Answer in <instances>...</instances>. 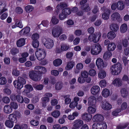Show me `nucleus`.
Listing matches in <instances>:
<instances>
[{
  "instance_id": "obj_61",
  "label": "nucleus",
  "mask_w": 129,
  "mask_h": 129,
  "mask_svg": "<svg viewBox=\"0 0 129 129\" xmlns=\"http://www.w3.org/2000/svg\"><path fill=\"white\" fill-rule=\"evenodd\" d=\"M77 105V103L74 102L72 101L70 104L69 107L72 109H73Z\"/></svg>"
},
{
  "instance_id": "obj_27",
  "label": "nucleus",
  "mask_w": 129,
  "mask_h": 129,
  "mask_svg": "<svg viewBox=\"0 0 129 129\" xmlns=\"http://www.w3.org/2000/svg\"><path fill=\"white\" fill-rule=\"evenodd\" d=\"M117 6L118 10H122L124 7L123 2L121 0H120L117 2Z\"/></svg>"
},
{
  "instance_id": "obj_55",
  "label": "nucleus",
  "mask_w": 129,
  "mask_h": 129,
  "mask_svg": "<svg viewBox=\"0 0 129 129\" xmlns=\"http://www.w3.org/2000/svg\"><path fill=\"white\" fill-rule=\"evenodd\" d=\"M34 88L37 90H41L43 88V86L42 84L39 85H34L33 86Z\"/></svg>"
},
{
  "instance_id": "obj_64",
  "label": "nucleus",
  "mask_w": 129,
  "mask_h": 129,
  "mask_svg": "<svg viewBox=\"0 0 129 129\" xmlns=\"http://www.w3.org/2000/svg\"><path fill=\"white\" fill-rule=\"evenodd\" d=\"M2 100L3 102L5 103H8L10 102V99L7 96H6L3 97Z\"/></svg>"
},
{
  "instance_id": "obj_10",
  "label": "nucleus",
  "mask_w": 129,
  "mask_h": 129,
  "mask_svg": "<svg viewBox=\"0 0 129 129\" xmlns=\"http://www.w3.org/2000/svg\"><path fill=\"white\" fill-rule=\"evenodd\" d=\"M83 124L82 120L79 119L75 120L73 123V127L72 129H79Z\"/></svg>"
},
{
  "instance_id": "obj_19",
  "label": "nucleus",
  "mask_w": 129,
  "mask_h": 129,
  "mask_svg": "<svg viewBox=\"0 0 129 129\" xmlns=\"http://www.w3.org/2000/svg\"><path fill=\"white\" fill-rule=\"evenodd\" d=\"M100 90V87L98 85L93 86L91 89V92L93 95H95L99 92Z\"/></svg>"
},
{
  "instance_id": "obj_7",
  "label": "nucleus",
  "mask_w": 129,
  "mask_h": 129,
  "mask_svg": "<svg viewBox=\"0 0 129 129\" xmlns=\"http://www.w3.org/2000/svg\"><path fill=\"white\" fill-rule=\"evenodd\" d=\"M62 33V29L60 27L55 28L52 30V35L54 38H58Z\"/></svg>"
},
{
  "instance_id": "obj_47",
  "label": "nucleus",
  "mask_w": 129,
  "mask_h": 129,
  "mask_svg": "<svg viewBox=\"0 0 129 129\" xmlns=\"http://www.w3.org/2000/svg\"><path fill=\"white\" fill-rule=\"evenodd\" d=\"M25 11L28 13L32 11L34 9V7L31 5H28L25 8Z\"/></svg>"
},
{
  "instance_id": "obj_3",
  "label": "nucleus",
  "mask_w": 129,
  "mask_h": 129,
  "mask_svg": "<svg viewBox=\"0 0 129 129\" xmlns=\"http://www.w3.org/2000/svg\"><path fill=\"white\" fill-rule=\"evenodd\" d=\"M121 68V65L120 63H118L114 64L111 66L110 68L111 73L113 75H118L120 73Z\"/></svg>"
},
{
  "instance_id": "obj_63",
  "label": "nucleus",
  "mask_w": 129,
  "mask_h": 129,
  "mask_svg": "<svg viewBox=\"0 0 129 129\" xmlns=\"http://www.w3.org/2000/svg\"><path fill=\"white\" fill-rule=\"evenodd\" d=\"M39 42L38 41H33L32 42V45L34 48H37L39 46Z\"/></svg>"
},
{
  "instance_id": "obj_4",
  "label": "nucleus",
  "mask_w": 129,
  "mask_h": 129,
  "mask_svg": "<svg viewBox=\"0 0 129 129\" xmlns=\"http://www.w3.org/2000/svg\"><path fill=\"white\" fill-rule=\"evenodd\" d=\"M101 34L100 32L95 33L90 35L88 37L89 40L90 42L96 43L100 40L101 37Z\"/></svg>"
},
{
  "instance_id": "obj_26",
  "label": "nucleus",
  "mask_w": 129,
  "mask_h": 129,
  "mask_svg": "<svg viewBox=\"0 0 129 129\" xmlns=\"http://www.w3.org/2000/svg\"><path fill=\"white\" fill-rule=\"evenodd\" d=\"M4 112L7 114L11 113L12 111V109L11 106L9 105H6L4 108Z\"/></svg>"
},
{
  "instance_id": "obj_31",
  "label": "nucleus",
  "mask_w": 129,
  "mask_h": 129,
  "mask_svg": "<svg viewBox=\"0 0 129 129\" xmlns=\"http://www.w3.org/2000/svg\"><path fill=\"white\" fill-rule=\"evenodd\" d=\"M111 29L114 31H116L119 29V26L117 24L112 23L110 25Z\"/></svg>"
},
{
  "instance_id": "obj_53",
  "label": "nucleus",
  "mask_w": 129,
  "mask_h": 129,
  "mask_svg": "<svg viewBox=\"0 0 129 129\" xmlns=\"http://www.w3.org/2000/svg\"><path fill=\"white\" fill-rule=\"evenodd\" d=\"M20 74V72L17 69H14L13 70L12 74L15 76H18Z\"/></svg>"
},
{
  "instance_id": "obj_22",
  "label": "nucleus",
  "mask_w": 129,
  "mask_h": 129,
  "mask_svg": "<svg viewBox=\"0 0 129 129\" xmlns=\"http://www.w3.org/2000/svg\"><path fill=\"white\" fill-rule=\"evenodd\" d=\"M8 10L7 8H4L0 12V18L2 20H4L7 17L8 14L7 13H5L2 14L3 12L6 11Z\"/></svg>"
},
{
  "instance_id": "obj_43",
  "label": "nucleus",
  "mask_w": 129,
  "mask_h": 129,
  "mask_svg": "<svg viewBox=\"0 0 129 129\" xmlns=\"http://www.w3.org/2000/svg\"><path fill=\"white\" fill-rule=\"evenodd\" d=\"M120 92L121 96L123 98L125 97L127 95V91L125 88H123L121 89Z\"/></svg>"
},
{
  "instance_id": "obj_48",
  "label": "nucleus",
  "mask_w": 129,
  "mask_h": 129,
  "mask_svg": "<svg viewBox=\"0 0 129 129\" xmlns=\"http://www.w3.org/2000/svg\"><path fill=\"white\" fill-rule=\"evenodd\" d=\"M63 84L60 82H58L55 85V89L57 90H59L61 89L63 87Z\"/></svg>"
},
{
  "instance_id": "obj_59",
  "label": "nucleus",
  "mask_w": 129,
  "mask_h": 129,
  "mask_svg": "<svg viewBox=\"0 0 129 129\" xmlns=\"http://www.w3.org/2000/svg\"><path fill=\"white\" fill-rule=\"evenodd\" d=\"M89 74L91 76H94L96 75V72L95 70L91 69L89 71Z\"/></svg>"
},
{
  "instance_id": "obj_40",
  "label": "nucleus",
  "mask_w": 129,
  "mask_h": 129,
  "mask_svg": "<svg viewBox=\"0 0 129 129\" xmlns=\"http://www.w3.org/2000/svg\"><path fill=\"white\" fill-rule=\"evenodd\" d=\"M14 122L9 120H6L5 122L6 125L10 128H11L14 125Z\"/></svg>"
},
{
  "instance_id": "obj_36",
  "label": "nucleus",
  "mask_w": 129,
  "mask_h": 129,
  "mask_svg": "<svg viewBox=\"0 0 129 129\" xmlns=\"http://www.w3.org/2000/svg\"><path fill=\"white\" fill-rule=\"evenodd\" d=\"M87 108V112L90 114H93L95 113L96 111V109L94 106V107L92 106H90Z\"/></svg>"
},
{
  "instance_id": "obj_56",
  "label": "nucleus",
  "mask_w": 129,
  "mask_h": 129,
  "mask_svg": "<svg viewBox=\"0 0 129 129\" xmlns=\"http://www.w3.org/2000/svg\"><path fill=\"white\" fill-rule=\"evenodd\" d=\"M121 111V110L120 109H117L112 112V115L113 116H117Z\"/></svg>"
},
{
  "instance_id": "obj_58",
  "label": "nucleus",
  "mask_w": 129,
  "mask_h": 129,
  "mask_svg": "<svg viewBox=\"0 0 129 129\" xmlns=\"http://www.w3.org/2000/svg\"><path fill=\"white\" fill-rule=\"evenodd\" d=\"M84 11L87 12L90 11V7L89 6L88 4H86L85 6L83 7V9H82Z\"/></svg>"
},
{
  "instance_id": "obj_1",
  "label": "nucleus",
  "mask_w": 129,
  "mask_h": 129,
  "mask_svg": "<svg viewBox=\"0 0 129 129\" xmlns=\"http://www.w3.org/2000/svg\"><path fill=\"white\" fill-rule=\"evenodd\" d=\"M26 83L25 80L23 78L19 77L17 80L14 81V85L15 88L18 89H20L23 87V85Z\"/></svg>"
},
{
  "instance_id": "obj_39",
  "label": "nucleus",
  "mask_w": 129,
  "mask_h": 129,
  "mask_svg": "<svg viewBox=\"0 0 129 129\" xmlns=\"http://www.w3.org/2000/svg\"><path fill=\"white\" fill-rule=\"evenodd\" d=\"M52 116L55 118H57L60 115V112L57 110H55L51 113Z\"/></svg>"
},
{
  "instance_id": "obj_13",
  "label": "nucleus",
  "mask_w": 129,
  "mask_h": 129,
  "mask_svg": "<svg viewBox=\"0 0 129 129\" xmlns=\"http://www.w3.org/2000/svg\"><path fill=\"white\" fill-rule=\"evenodd\" d=\"M96 102V98L93 96L89 97L88 99V104L89 106H94Z\"/></svg>"
},
{
  "instance_id": "obj_24",
  "label": "nucleus",
  "mask_w": 129,
  "mask_h": 129,
  "mask_svg": "<svg viewBox=\"0 0 129 129\" xmlns=\"http://www.w3.org/2000/svg\"><path fill=\"white\" fill-rule=\"evenodd\" d=\"M30 30V28L27 27L22 29L19 32V34L21 36L23 35L29 33Z\"/></svg>"
},
{
  "instance_id": "obj_50",
  "label": "nucleus",
  "mask_w": 129,
  "mask_h": 129,
  "mask_svg": "<svg viewBox=\"0 0 129 129\" xmlns=\"http://www.w3.org/2000/svg\"><path fill=\"white\" fill-rule=\"evenodd\" d=\"M3 92L4 94L8 95H10L11 93V90L7 87H5L3 89Z\"/></svg>"
},
{
  "instance_id": "obj_44",
  "label": "nucleus",
  "mask_w": 129,
  "mask_h": 129,
  "mask_svg": "<svg viewBox=\"0 0 129 129\" xmlns=\"http://www.w3.org/2000/svg\"><path fill=\"white\" fill-rule=\"evenodd\" d=\"M128 41L127 39H124L122 40V43L123 46L124 47H127L129 46V37L128 38Z\"/></svg>"
},
{
  "instance_id": "obj_38",
  "label": "nucleus",
  "mask_w": 129,
  "mask_h": 129,
  "mask_svg": "<svg viewBox=\"0 0 129 129\" xmlns=\"http://www.w3.org/2000/svg\"><path fill=\"white\" fill-rule=\"evenodd\" d=\"M106 73L104 70L100 71L98 74V77L101 79L104 78L106 76Z\"/></svg>"
},
{
  "instance_id": "obj_42",
  "label": "nucleus",
  "mask_w": 129,
  "mask_h": 129,
  "mask_svg": "<svg viewBox=\"0 0 129 129\" xmlns=\"http://www.w3.org/2000/svg\"><path fill=\"white\" fill-rule=\"evenodd\" d=\"M62 12L67 16L70 14L71 12V10L69 8H65L62 10Z\"/></svg>"
},
{
  "instance_id": "obj_15",
  "label": "nucleus",
  "mask_w": 129,
  "mask_h": 129,
  "mask_svg": "<svg viewBox=\"0 0 129 129\" xmlns=\"http://www.w3.org/2000/svg\"><path fill=\"white\" fill-rule=\"evenodd\" d=\"M34 70L36 71H38L41 74H45L47 71V70L45 67L40 66H35L34 68Z\"/></svg>"
},
{
  "instance_id": "obj_23",
  "label": "nucleus",
  "mask_w": 129,
  "mask_h": 129,
  "mask_svg": "<svg viewBox=\"0 0 129 129\" xmlns=\"http://www.w3.org/2000/svg\"><path fill=\"white\" fill-rule=\"evenodd\" d=\"M25 39L21 38L18 39L16 42V45L18 47H20L23 46L25 43Z\"/></svg>"
},
{
  "instance_id": "obj_30",
  "label": "nucleus",
  "mask_w": 129,
  "mask_h": 129,
  "mask_svg": "<svg viewBox=\"0 0 129 129\" xmlns=\"http://www.w3.org/2000/svg\"><path fill=\"white\" fill-rule=\"evenodd\" d=\"M112 83L116 86H120L122 85V82L120 79L118 78L115 79L112 82Z\"/></svg>"
},
{
  "instance_id": "obj_34",
  "label": "nucleus",
  "mask_w": 129,
  "mask_h": 129,
  "mask_svg": "<svg viewBox=\"0 0 129 129\" xmlns=\"http://www.w3.org/2000/svg\"><path fill=\"white\" fill-rule=\"evenodd\" d=\"M127 25L125 23H123L120 27V31L121 33H124L127 31Z\"/></svg>"
},
{
  "instance_id": "obj_46",
  "label": "nucleus",
  "mask_w": 129,
  "mask_h": 129,
  "mask_svg": "<svg viewBox=\"0 0 129 129\" xmlns=\"http://www.w3.org/2000/svg\"><path fill=\"white\" fill-rule=\"evenodd\" d=\"M67 6V5L66 3H60L58 5L57 8L58 10H60L66 7Z\"/></svg>"
},
{
  "instance_id": "obj_11",
  "label": "nucleus",
  "mask_w": 129,
  "mask_h": 129,
  "mask_svg": "<svg viewBox=\"0 0 129 129\" xmlns=\"http://www.w3.org/2000/svg\"><path fill=\"white\" fill-rule=\"evenodd\" d=\"M101 106L103 110H110L112 108L111 105L108 102L105 101L102 102Z\"/></svg>"
},
{
  "instance_id": "obj_57",
  "label": "nucleus",
  "mask_w": 129,
  "mask_h": 129,
  "mask_svg": "<svg viewBox=\"0 0 129 129\" xmlns=\"http://www.w3.org/2000/svg\"><path fill=\"white\" fill-rule=\"evenodd\" d=\"M18 52V50L15 48H12L10 51L11 53L13 55H14Z\"/></svg>"
},
{
  "instance_id": "obj_62",
  "label": "nucleus",
  "mask_w": 129,
  "mask_h": 129,
  "mask_svg": "<svg viewBox=\"0 0 129 129\" xmlns=\"http://www.w3.org/2000/svg\"><path fill=\"white\" fill-rule=\"evenodd\" d=\"M52 75L55 76H58L59 74L58 71L56 70H52L51 72Z\"/></svg>"
},
{
  "instance_id": "obj_5",
  "label": "nucleus",
  "mask_w": 129,
  "mask_h": 129,
  "mask_svg": "<svg viewBox=\"0 0 129 129\" xmlns=\"http://www.w3.org/2000/svg\"><path fill=\"white\" fill-rule=\"evenodd\" d=\"M102 50V47L99 44H96L91 48V53L93 55H97L101 52Z\"/></svg>"
},
{
  "instance_id": "obj_52",
  "label": "nucleus",
  "mask_w": 129,
  "mask_h": 129,
  "mask_svg": "<svg viewBox=\"0 0 129 129\" xmlns=\"http://www.w3.org/2000/svg\"><path fill=\"white\" fill-rule=\"evenodd\" d=\"M101 87H105L107 84L106 81L104 80H101L99 83Z\"/></svg>"
},
{
  "instance_id": "obj_33",
  "label": "nucleus",
  "mask_w": 129,
  "mask_h": 129,
  "mask_svg": "<svg viewBox=\"0 0 129 129\" xmlns=\"http://www.w3.org/2000/svg\"><path fill=\"white\" fill-rule=\"evenodd\" d=\"M112 55V54L111 52L109 51H106L104 53L103 57L104 60H107Z\"/></svg>"
},
{
  "instance_id": "obj_8",
  "label": "nucleus",
  "mask_w": 129,
  "mask_h": 129,
  "mask_svg": "<svg viewBox=\"0 0 129 129\" xmlns=\"http://www.w3.org/2000/svg\"><path fill=\"white\" fill-rule=\"evenodd\" d=\"M107 127L106 123L104 122L97 123H94L92 126V129H106Z\"/></svg>"
},
{
  "instance_id": "obj_12",
  "label": "nucleus",
  "mask_w": 129,
  "mask_h": 129,
  "mask_svg": "<svg viewBox=\"0 0 129 129\" xmlns=\"http://www.w3.org/2000/svg\"><path fill=\"white\" fill-rule=\"evenodd\" d=\"M95 63L98 68L99 69L103 68L105 67L103 60L100 58H98L97 59Z\"/></svg>"
},
{
  "instance_id": "obj_32",
  "label": "nucleus",
  "mask_w": 129,
  "mask_h": 129,
  "mask_svg": "<svg viewBox=\"0 0 129 129\" xmlns=\"http://www.w3.org/2000/svg\"><path fill=\"white\" fill-rule=\"evenodd\" d=\"M74 64L75 62L73 61L69 62L65 67L66 69L69 70L72 69L73 67Z\"/></svg>"
},
{
  "instance_id": "obj_35",
  "label": "nucleus",
  "mask_w": 129,
  "mask_h": 129,
  "mask_svg": "<svg viewBox=\"0 0 129 129\" xmlns=\"http://www.w3.org/2000/svg\"><path fill=\"white\" fill-rule=\"evenodd\" d=\"M8 119L14 123L17 120L16 116L15 114L13 113L10 114L9 116Z\"/></svg>"
},
{
  "instance_id": "obj_60",
  "label": "nucleus",
  "mask_w": 129,
  "mask_h": 129,
  "mask_svg": "<svg viewBox=\"0 0 129 129\" xmlns=\"http://www.w3.org/2000/svg\"><path fill=\"white\" fill-rule=\"evenodd\" d=\"M67 16L64 15L62 12L60 13L59 15V18L61 20H63L66 18Z\"/></svg>"
},
{
  "instance_id": "obj_21",
  "label": "nucleus",
  "mask_w": 129,
  "mask_h": 129,
  "mask_svg": "<svg viewBox=\"0 0 129 129\" xmlns=\"http://www.w3.org/2000/svg\"><path fill=\"white\" fill-rule=\"evenodd\" d=\"M109 9H106L104 10V12L102 15V18L104 20H107L109 18V15L110 13Z\"/></svg>"
},
{
  "instance_id": "obj_6",
  "label": "nucleus",
  "mask_w": 129,
  "mask_h": 129,
  "mask_svg": "<svg viewBox=\"0 0 129 129\" xmlns=\"http://www.w3.org/2000/svg\"><path fill=\"white\" fill-rule=\"evenodd\" d=\"M35 55L37 59L41 61L44 58L46 55V53L44 49H39L36 51Z\"/></svg>"
},
{
  "instance_id": "obj_37",
  "label": "nucleus",
  "mask_w": 129,
  "mask_h": 129,
  "mask_svg": "<svg viewBox=\"0 0 129 129\" xmlns=\"http://www.w3.org/2000/svg\"><path fill=\"white\" fill-rule=\"evenodd\" d=\"M110 94L109 90L106 88L104 89L102 92V95L105 98H107L108 97Z\"/></svg>"
},
{
  "instance_id": "obj_45",
  "label": "nucleus",
  "mask_w": 129,
  "mask_h": 129,
  "mask_svg": "<svg viewBox=\"0 0 129 129\" xmlns=\"http://www.w3.org/2000/svg\"><path fill=\"white\" fill-rule=\"evenodd\" d=\"M59 22V20L55 16H53L51 20V22L54 25H56Z\"/></svg>"
},
{
  "instance_id": "obj_54",
  "label": "nucleus",
  "mask_w": 129,
  "mask_h": 129,
  "mask_svg": "<svg viewBox=\"0 0 129 129\" xmlns=\"http://www.w3.org/2000/svg\"><path fill=\"white\" fill-rule=\"evenodd\" d=\"M7 82V80L4 77H2L0 78V85H3Z\"/></svg>"
},
{
  "instance_id": "obj_9",
  "label": "nucleus",
  "mask_w": 129,
  "mask_h": 129,
  "mask_svg": "<svg viewBox=\"0 0 129 129\" xmlns=\"http://www.w3.org/2000/svg\"><path fill=\"white\" fill-rule=\"evenodd\" d=\"M28 75L30 78L34 81H39L41 78V76L36 74L34 71H30Z\"/></svg>"
},
{
  "instance_id": "obj_49",
  "label": "nucleus",
  "mask_w": 129,
  "mask_h": 129,
  "mask_svg": "<svg viewBox=\"0 0 129 129\" xmlns=\"http://www.w3.org/2000/svg\"><path fill=\"white\" fill-rule=\"evenodd\" d=\"M65 99L64 102L65 104L67 105L70 103L71 101V99L70 98L69 95H67L64 97Z\"/></svg>"
},
{
  "instance_id": "obj_28",
  "label": "nucleus",
  "mask_w": 129,
  "mask_h": 129,
  "mask_svg": "<svg viewBox=\"0 0 129 129\" xmlns=\"http://www.w3.org/2000/svg\"><path fill=\"white\" fill-rule=\"evenodd\" d=\"M116 36L115 33L112 31L109 32L107 35L108 38L110 40L113 39L115 38Z\"/></svg>"
},
{
  "instance_id": "obj_41",
  "label": "nucleus",
  "mask_w": 129,
  "mask_h": 129,
  "mask_svg": "<svg viewBox=\"0 0 129 129\" xmlns=\"http://www.w3.org/2000/svg\"><path fill=\"white\" fill-rule=\"evenodd\" d=\"M61 60L59 59H57L54 60L53 61V64L54 66L56 67L60 65L62 63Z\"/></svg>"
},
{
  "instance_id": "obj_18",
  "label": "nucleus",
  "mask_w": 129,
  "mask_h": 129,
  "mask_svg": "<svg viewBox=\"0 0 129 129\" xmlns=\"http://www.w3.org/2000/svg\"><path fill=\"white\" fill-rule=\"evenodd\" d=\"M82 119L87 122L90 121L91 119L92 115L87 113H84L82 115Z\"/></svg>"
},
{
  "instance_id": "obj_25",
  "label": "nucleus",
  "mask_w": 129,
  "mask_h": 129,
  "mask_svg": "<svg viewBox=\"0 0 129 129\" xmlns=\"http://www.w3.org/2000/svg\"><path fill=\"white\" fill-rule=\"evenodd\" d=\"M120 18V15L119 13L115 12L111 16V19L112 20L115 21L119 19Z\"/></svg>"
},
{
  "instance_id": "obj_14",
  "label": "nucleus",
  "mask_w": 129,
  "mask_h": 129,
  "mask_svg": "<svg viewBox=\"0 0 129 129\" xmlns=\"http://www.w3.org/2000/svg\"><path fill=\"white\" fill-rule=\"evenodd\" d=\"M25 89H24L22 92V93L24 95H26L27 93H29L30 91L33 90L32 86L29 84H26L24 86Z\"/></svg>"
},
{
  "instance_id": "obj_20",
  "label": "nucleus",
  "mask_w": 129,
  "mask_h": 129,
  "mask_svg": "<svg viewBox=\"0 0 129 129\" xmlns=\"http://www.w3.org/2000/svg\"><path fill=\"white\" fill-rule=\"evenodd\" d=\"M49 24V22L47 20H43L42 21L41 23L39 25V27L41 29L45 30V29L43 27H47Z\"/></svg>"
},
{
  "instance_id": "obj_51",
  "label": "nucleus",
  "mask_w": 129,
  "mask_h": 129,
  "mask_svg": "<svg viewBox=\"0 0 129 129\" xmlns=\"http://www.w3.org/2000/svg\"><path fill=\"white\" fill-rule=\"evenodd\" d=\"M39 34L37 33L33 34L31 36V38L33 40V41H38L37 40L39 39Z\"/></svg>"
},
{
  "instance_id": "obj_2",
  "label": "nucleus",
  "mask_w": 129,
  "mask_h": 129,
  "mask_svg": "<svg viewBox=\"0 0 129 129\" xmlns=\"http://www.w3.org/2000/svg\"><path fill=\"white\" fill-rule=\"evenodd\" d=\"M42 41L44 46L47 49H51L54 46V42L51 39L44 38H42Z\"/></svg>"
},
{
  "instance_id": "obj_17",
  "label": "nucleus",
  "mask_w": 129,
  "mask_h": 129,
  "mask_svg": "<svg viewBox=\"0 0 129 129\" xmlns=\"http://www.w3.org/2000/svg\"><path fill=\"white\" fill-rule=\"evenodd\" d=\"M70 46L66 44H62L61 46L60 49H57V53H61L63 51H65L68 50L70 48Z\"/></svg>"
},
{
  "instance_id": "obj_29",
  "label": "nucleus",
  "mask_w": 129,
  "mask_h": 129,
  "mask_svg": "<svg viewBox=\"0 0 129 129\" xmlns=\"http://www.w3.org/2000/svg\"><path fill=\"white\" fill-rule=\"evenodd\" d=\"M116 47V45L114 43L111 42L108 46V50L109 51H113L115 49Z\"/></svg>"
},
{
  "instance_id": "obj_16",
  "label": "nucleus",
  "mask_w": 129,
  "mask_h": 129,
  "mask_svg": "<svg viewBox=\"0 0 129 129\" xmlns=\"http://www.w3.org/2000/svg\"><path fill=\"white\" fill-rule=\"evenodd\" d=\"M104 119V117L100 114H97L94 115L93 117L92 120L93 121H99L102 122ZM99 123V122L98 123Z\"/></svg>"
}]
</instances>
